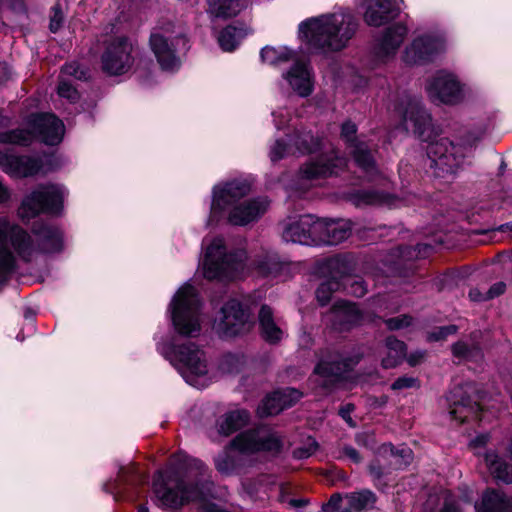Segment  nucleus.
I'll return each mask as SVG.
<instances>
[{"label": "nucleus", "mask_w": 512, "mask_h": 512, "mask_svg": "<svg viewBox=\"0 0 512 512\" xmlns=\"http://www.w3.org/2000/svg\"><path fill=\"white\" fill-rule=\"evenodd\" d=\"M62 231L51 224H37L32 235L9 219L0 218V288L16 268L17 258L31 262L41 254L59 252Z\"/></svg>", "instance_id": "1"}, {"label": "nucleus", "mask_w": 512, "mask_h": 512, "mask_svg": "<svg viewBox=\"0 0 512 512\" xmlns=\"http://www.w3.org/2000/svg\"><path fill=\"white\" fill-rule=\"evenodd\" d=\"M250 192L251 186L245 180H232L215 185L207 225L221 219H225L232 226L240 227L258 222L268 211L270 201L264 196L244 199Z\"/></svg>", "instance_id": "2"}, {"label": "nucleus", "mask_w": 512, "mask_h": 512, "mask_svg": "<svg viewBox=\"0 0 512 512\" xmlns=\"http://www.w3.org/2000/svg\"><path fill=\"white\" fill-rule=\"evenodd\" d=\"M356 28L353 15L340 11L302 22L299 34L313 48L338 51L347 45Z\"/></svg>", "instance_id": "3"}, {"label": "nucleus", "mask_w": 512, "mask_h": 512, "mask_svg": "<svg viewBox=\"0 0 512 512\" xmlns=\"http://www.w3.org/2000/svg\"><path fill=\"white\" fill-rule=\"evenodd\" d=\"M280 437L267 427H260L256 430L246 431L239 434L215 460V467L222 475L236 473L240 466V460L236 450L242 453H253L257 451L277 452L281 447Z\"/></svg>", "instance_id": "4"}, {"label": "nucleus", "mask_w": 512, "mask_h": 512, "mask_svg": "<svg viewBox=\"0 0 512 512\" xmlns=\"http://www.w3.org/2000/svg\"><path fill=\"white\" fill-rule=\"evenodd\" d=\"M484 131L480 128L466 130L460 136V142L454 144L447 138H441L428 145L427 154L430 166L437 176L455 174L465 163L472 147L482 138Z\"/></svg>", "instance_id": "5"}, {"label": "nucleus", "mask_w": 512, "mask_h": 512, "mask_svg": "<svg viewBox=\"0 0 512 512\" xmlns=\"http://www.w3.org/2000/svg\"><path fill=\"white\" fill-rule=\"evenodd\" d=\"M246 259L244 250L228 251L224 239L215 237L206 245L201 264L202 274L209 280L236 279L244 274Z\"/></svg>", "instance_id": "6"}, {"label": "nucleus", "mask_w": 512, "mask_h": 512, "mask_svg": "<svg viewBox=\"0 0 512 512\" xmlns=\"http://www.w3.org/2000/svg\"><path fill=\"white\" fill-rule=\"evenodd\" d=\"M159 352L170 361L185 381L196 388L208 384V363L203 350L196 344L187 342L182 345H159Z\"/></svg>", "instance_id": "7"}, {"label": "nucleus", "mask_w": 512, "mask_h": 512, "mask_svg": "<svg viewBox=\"0 0 512 512\" xmlns=\"http://www.w3.org/2000/svg\"><path fill=\"white\" fill-rule=\"evenodd\" d=\"M201 300L195 288L188 283L182 285L174 295L169 311L176 332L187 337H197L201 332Z\"/></svg>", "instance_id": "8"}, {"label": "nucleus", "mask_w": 512, "mask_h": 512, "mask_svg": "<svg viewBox=\"0 0 512 512\" xmlns=\"http://www.w3.org/2000/svg\"><path fill=\"white\" fill-rule=\"evenodd\" d=\"M32 131L16 129L0 132V143L27 145L34 136H38L44 143L56 145L61 142L64 135V124L52 114L33 115L30 119Z\"/></svg>", "instance_id": "9"}, {"label": "nucleus", "mask_w": 512, "mask_h": 512, "mask_svg": "<svg viewBox=\"0 0 512 512\" xmlns=\"http://www.w3.org/2000/svg\"><path fill=\"white\" fill-rule=\"evenodd\" d=\"M426 91L433 102L445 105H458L472 97L470 86L447 71L437 72L427 83Z\"/></svg>", "instance_id": "10"}, {"label": "nucleus", "mask_w": 512, "mask_h": 512, "mask_svg": "<svg viewBox=\"0 0 512 512\" xmlns=\"http://www.w3.org/2000/svg\"><path fill=\"white\" fill-rule=\"evenodd\" d=\"M66 194V189L61 185L40 186L23 200L19 216L29 220L41 212L58 213Z\"/></svg>", "instance_id": "11"}, {"label": "nucleus", "mask_w": 512, "mask_h": 512, "mask_svg": "<svg viewBox=\"0 0 512 512\" xmlns=\"http://www.w3.org/2000/svg\"><path fill=\"white\" fill-rule=\"evenodd\" d=\"M253 326L250 312L237 299H230L221 308L214 328L222 337H234L248 332Z\"/></svg>", "instance_id": "12"}, {"label": "nucleus", "mask_w": 512, "mask_h": 512, "mask_svg": "<svg viewBox=\"0 0 512 512\" xmlns=\"http://www.w3.org/2000/svg\"><path fill=\"white\" fill-rule=\"evenodd\" d=\"M405 129L412 130L419 138L428 141L432 135L431 115L415 97H402L396 105Z\"/></svg>", "instance_id": "13"}, {"label": "nucleus", "mask_w": 512, "mask_h": 512, "mask_svg": "<svg viewBox=\"0 0 512 512\" xmlns=\"http://www.w3.org/2000/svg\"><path fill=\"white\" fill-rule=\"evenodd\" d=\"M446 50L444 38L438 34L424 33L416 36L405 47L402 61L407 65H420L433 61Z\"/></svg>", "instance_id": "14"}, {"label": "nucleus", "mask_w": 512, "mask_h": 512, "mask_svg": "<svg viewBox=\"0 0 512 512\" xmlns=\"http://www.w3.org/2000/svg\"><path fill=\"white\" fill-rule=\"evenodd\" d=\"M287 144L282 139H276L269 148V157L272 162L279 161L286 156L299 154H306L315 152L321 146V141L314 137L310 131H295L292 136H289Z\"/></svg>", "instance_id": "15"}, {"label": "nucleus", "mask_w": 512, "mask_h": 512, "mask_svg": "<svg viewBox=\"0 0 512 512\" xmlns=\"http://www.w3.org/2000/svg\"><path fill=\"white\" fill-rule=\"evenodd\" d=\"M182 40L168 29H156L150 37V47L163 70L175 71L180 67L176 45Z\"/></svg>", "instance_id": "16"}, {"label": "nucleus", "mask_w": 512, "mask_h": 512, "mask_svg": "<svg viewBox=\"0 0 512 512\" xmlns=\"http://www.w3.org/2000/svg\"><path fill=\"white\" fill-rule=\"evenodd\" d=\"M132 44L123 37L112 40L101 57L102 69L110 75L126 73L133 64Z\"/></svg>", "instance_id": "17"}, {"label": "nucleus", "mask_w": 512, "mask_h": 512, "mask_svg": "<svg viewBox=\"0 0 512 512\" xmlns=\"http://www.w3.org/2000/svg\"><path fill=\"white\" fill-rule=\"evenodd\" d=\"M281 237L285 242L301 245H317V233L321 224L313 215L290 218L281 224Z\"/></svg>", "instance_id": "18"}, {"label": "nucleus", "mask_w": 512, "mask_h": 512, "mask_svg": "<svg viewBox=\"0 0 512 512\" xmlns=\"http://www.w3.org/2000/svg\"><path fill=\"white\" fill-rule=\"evenodd\" d=\"M408 29L403 24H395L385 29L373 48V58L377 64L393 61L403 44Z\"/></svg>", "instance_id": "19"}, {"label": "nucleus", "mask_w": 512, "mask_h": 512, "mask_svg": "<svg viewBox=\"0 0 512 512\" xmlns=\"http://www.w3.org/2000/svg\"><path fill=\"white\" fill-rule=\"evenodd\" d=\"M356 125L350 121L342 125L341 136L351 142V153L357 165L367 174L369 178H373L378 170L375 165L373 155L367 144L362 141H355Z\"/></svg>", "instance_id": "20"}, {"label": "nucleus", "mask_w": 512, "mask_h": 512, "mask_svg": "<svg viewBox=\"0 0 512 512\" xmlns=\"http://www.w3.org/2000/svg\"><path fill=\"white\" fill-rule=\"evenodd\" d=\"M364 21L379 27L395 18L400 11V0H361Z\"/></svg>", "instance_id": "21"}, {"label": "nucleus", "mask_w": 512, "mask_h": 512, "mask_svg": "<svg viewBox=\"0 0 512 512\" xmlns=\"http://www.w3.org/2000/svg\"><path fill=\"white\" fill-rule=\"evenodd\" d=\"M346 161L338 157L334 150L321 155L316 160L305 164L300 171L303 180H314L321 177H327L337 172V169L344 167Z\"/></svg>", "instance_id": "22"}, {"label": "nucleus", "mask_w": 512, "mask_h": 512, "mask_svg": "<svg viewBox=\"0 0 512 512\" xmlns=\"http://www.w3.org/2000/svg\"><path fill=\"white\" fill-rule=\"evenodd\" d=\"M326 266L331 272V278L322 282L316 290V298L321 305H326L332 294L340 289L342 286L340 277L348 272L347 261L341 256L328 259Z\"/></svg>", "instance_id": "23"}, {"label": "nucleus", "mask_w": 512, "mask_h": 512, "mask_svg": "<svg viewBox=\"0 0 512 512\" xmlns=\"http://www.w3.org/2000/svg\"><path fill=\"white\" fill-rule=\"evenodd\" d=\"M0 168L13 177H28L40 171L41 163L32 157L0 152Z\"/></svg>", "instance_id": "24"}, {"label": "nucleus", "mask_w": 512, "mask_h": 512, "mask_svg": "<svg viewBox=\"0 0 512 512\" xmlns=\"http://www.w3.org/2000/svg\"><path fill=\"white\" fill-rule=\"evenodd\" d=\"M321 224L317 233V245H336L346 240L352 231V224L349 220H326L318 219Z\"/></svg>", "instance_id": "25"}, {"label": "nucleus", "mask_w": 512, "mask_h": 512, "mask_svg": "<svg viewBox=\"0 0 512 512\" xmlns=\"http://www.w3.org/2000/svg\"><path fill=\"white\" fill-rule=\"evenodd\" d=\"M282 76L299 96L306 97L312 93L313 76L307 63L299 60L295 61Z\"/></svg>", "instance_id": "26"}, {"label": "nucleus", "mask_w": 512, "mask_h": 512, "mask_svg": "<svg viewBox=\"0 0 512 512\" xmlns=\"http://www.w3.org/2000/svg\"><path fill=\"white\" fill-rule=\"evenodd\" d=\"M352 361L348 360H322L315 367L314 373L318 377V382L325 388H329L345 378L352 368Z\"/></svg>", "instance_id": "27"}, {"label": "nucleus", "mask_w": 512, "mask_h": 512, "mask_svg": "<svg viewBox=\"0 0 512 512\" xmlns=\"http://www.w3.org/2000/svg\"><path fill=\"white\" fill-rule=\"evenodd\" d=\"M144 480L140 474L137 473L133 464L121 466L118 471L117 479L104 484V489L114 496L115 500H120L125 497V490L128 486H134Z\"/></svg>", "instance_id": "28"}, {"label": "nucleus", "mask_w": 512, "mask_h": 512, "mask_svg": "<svg viewBox=\"0 0 512 512\" xmlns=\"http://www.w3.org/2000/svg\"><path fill=\"white\" fill-rule=\"evenodd\" d=\"M331 317L334 327L338 330H348L363 321V315L356 305L345 301L334 304Z\"/></svg>", "instance_id": "29"}, {"label": "nucleus", "mask_w": 512, "mask_h": 512, "mask_svg": "<svg viewBox=\"0 0 512 512\" xmlns=\"http://www.w3.org/2000/svg\"><path fill=\"white\" fill-rule=\"evenodd\" d=\"M461 390V388L454 389L448 398V400L453 404L450 408L449 414L452 419L459 423L464 422L470 416H476L481 410L480 404L476 401L472 403L468 398H461L458 400V397L461 395Z\"/></svg>", "instance_id": "30"}, {"label": "nucleus", "mask_w": 512, "mask_h": 512, "mask_svg": "<svg viewBox=\"0 0 512 512\" xmlns=\"http://www.w3.org/2000/svg\"><path fill=\"white\" fill-rule=\"evenodd\" d=\"M258 318L261 335L266 341L277 343L284 337L285 331L275 322L273 312L269 306L263 305L261 307Z\"/></svg>", "instance_id": "31"}, {"label": "nucleus", "mask_w": 512, "mask_h": 512, "mask_svg": "<svg viewBox=\"0 0 512 512\" xmlns=\"http://www.w3.org/2000/svg\"><path fill=\"white\" fill-rule=\"evenodd\" d=\"M476 512H512V502L499 491L487 490L481 502L475 503Z\"/></svg>", "instance_id": "32"}, {"label": "nucleus", "mask_w": 512, "mask_h": 512, "mask_svg": "<svg viewBox=\"0 0 512 512\" xmlns=\"http://www.w3.org/2000/svg\"><path fill=\"white\" fill-rule=\"evenodd\" d=\"M249 421V413L243 409L229 411L217 420L216 427L220 435L229 436L244 427Z\"/></svg>", "instance_id": "33"}, {"label": "nucleus", "mask_w": 512, "mask_h": 512, "mask_svg": "<svg viewBox=\"0 0 512 512\" xmlns=\"http://www.w3.org/2000/svg\"><path fill=\"white\" fill-rule=\"evenodd\" d=\"M484 460L494 479L506 484L512 483V465L500 458L494 451L486 452Z\"/></svg>", "instance_id": "34"}, {"label": "nucleus", "mask_w": 512, "mask_h": 512, "mask_svg": "<svg viewBox=\"0 0 512 512\" xmlns=\"http://www.w3.org/2000/svg\"><path fill=\"white\" fill-rule=\"evenodd\" d=\"M261 59L264 63L272 66H282L288 62H295L296 54L287 47H265L260 53Z\"/></svg>", "instance_id": "35"}, {"label": "nucleus", "mask_w": 512, "mask_h": 512, "mask_svg": "<svg viewBox=\"0 0 512 512\" xmlns=\"http://www.w3.org/2000/svg\"><path fill=\"white\" fill-rule=\"evenodd\" d=\"M243 7V0H208V12L214 17L236 16Z\"/></svg>", "instance_id": "36"}, {"label": "nucleus", "mask_w": 512, "mask_h": 512, "mask_svg": "<svg viewBox=\"0 0 512 512\" xmlns=\"http://www.w3.org/2000/svg\"><path fill=\"white\" fill-rule=\"evenodd\" d=\"M354 203L357 206L362 205H388L397 207V200L388 194L379 193L371 190L359 191L354 195Z\"/></svg>", "instance_id": "37"}, {"label": "nucleus", "mask_w": 512, "mask_h": 512, "mask_svg": "<svg viewBox=\"0 0 512 512\" xmlns=\"http://www.w3.org/2000/svg\"><path fill=\"white\" fill-rule=\"evenodd\" d=\"M386 347L388 350L387 356L382 359V365L384 368H392L398 365L404 358L406 353V347L404 342L388 337L386 340Z\"/></svg>", "instance_id": "38"}, {"label": "nucleus", "mask_w": 512, "mask_h": 512, "mask_svg": "<svg viewBox=\"0 0 512 512\" xmlns=\"http://www.w3.org/2000/svg\"><path fill=\"white\" fill-rule=\"evenodd\" d=\"M244 36L245 33L243 29L234 26H228L220 33L218 42L224 51L230 52L237 47Z\"/></svg>", "instance_id": "39"}, {"label": "nucleus", "mask_w": 512, "mask_h": 512, "mask_svg": "<svg viewBox=\"0 0 512 512\" xmlns=\"http://www.w3.org/2000/svg\"><path fill=\"white\" fill-rule=\"evenodd\" d=\"M347 503L354 512H360L363 509L371 508L375 504V495L368 490H362L346 495Z\"/></svg>", "instance_id": "40"}, {"label": "nucleus", "mask_w": 512, "mask_h": 512, "mask_svg": "<svg viewBox=\"0 0 512 512\" xmlns=\"http://www.w3.org/2000/svg\"><path fill=\"white\" fill-rule=\"evenodd\" d=\"M278 256L272 252H266L254 262L255 269L260 275L268 276L279 269Z\"/></svg>", "instance_id": "41"}, {"label": "nucleus", "mask_w": 512, "mask_h": 512, "mask_svg": "<svg viewBox=\"0 0 512 512\" xmlns=\"http://www.w3.org/2000/svg\"><path fill=\"white\" fill-rule=\"evenodd\" d=\"M285 409L284 404H280L279 401H277V397L272 393L268 395L259 405L257 411L258 414L261 417L269 416V415H275L280 413L282 410Z\"/></svg>", "instance_id": "42"}, {"label": "nucleus", "mask_w": 512, "mask_h": 512, "mask_svg": "<svg viewBox=\"0 0 512 512\" xmlns=\"http://www.w3.org/2000/svg\"><path fill=\"white\" fill-rule=\"evenodd\" d=\"M344 274L341 278L342 286L347 290V292L356 297H362L366 294L367 288L364 282L360 279H355L351 277H346Z\"/></svg>", "instance_id": "43"}, {"label": "nucleus", "mask_w": 512, "mask_h": 512, "mask_svg": "<svg viewBox=\"0 0 512 512\" xmlns=\"http://www.w3.org/2000/svg\"><path fill=\"white\" fill-rule=\"evenodd\" d=\"M273 394L277 397V401H279L280 404L285 405V409L294 405L302 397V393L294 388L277 390L273 392Z\"/></svg>", "instance_id": "44"}, {"label": "nucleus", "mask_w": 512, "mask_h": 512, "mask_svg": "<svg viewBox=\"0 0 512 512\" xmlns=\"http://www.w3.org/2000/svg\"><path fill=\"white\" fill-rule=\"evenodd\" d=\"M453 355L459 359H471L479 353L477 346L470 347L463 341H459L452 346Z\"/></svg>", "instance_id": "45"}, {"label": "nucleus", "mask_w": 512, "mask_h": 512, "mask_svg": "<svg viewBox=\"0 0 512 512\" xmlns=\"http://www.w3.org/2000/svg\"><path fill=\"white\" fill-rule=\"evenodd\" d=\"M390 449L391 454L395 457V465L399 467L406 466L412 461V451L410 448L403 446L400 449L394 451L391 446H384V449Z\"/></svg>", "instance_id": "46"}, {"label": "nucleus", "mask_w": 512, "mask_h": 512, "mask_svg": "<svg viewBox=\"0 0 512 512\" xmlns=\"http://www.w3.org/2000/svg\"><path fill=\"white\" fill-rule=\"evenodd\" d=\"M58 95L70 102H75L79 97L77 90L65 80H61L58 85Z\"/></svg>", "instance_id": "47"}, {"label": "nucleus", "mask_w": 512, "mask_h": 512, "mask_svg": "<svg viewBox=\"0 0 512 512\" xmlns=\"http://www.w3.org/2000/svg\"><path fill=\"white\" fill-rule=\"evenodd\" d=\"M318 448V444L315 439L309 438L307 447H300L294 450L293 454L295 458L304 459L311 456Z\"/></svg>", "instance_id": "48"}, {"label": "nucleus", "mask_w": 512, "mask_h": 512, "mask_svg": "<svg viewBox=\"0 0 512 512\" xmlns=\"http://www.w3.org/2000/svg\"><path fill=\"white\" fill-rule=\"evenodd\" d=\"M385 323L390 330H398L408 327L411 324V318L407 315H400L387 319Z\"/></svg>", "instance_id": "49"}, {"label": "nucleus", "mask_w": 512, "mask_h": 512, "mask_svg": "<svg viewBox=\"0 0 512 512\" xmlns=\"http://www.w3.org/2000/svg\"><path fill=\"white\" fill-rule=\"evenodd\" d=\"M419 387L418 380L414 377L403 376L393 382L391 388L393 390H403L408 388Z\"/></svg>", "instance_id": "50"}, {"label": "nucleus", "mask_w": 512, "mask_h": 512, "mask_svg": "<svg viewBox=\"0 0 512 512\" xmlns=\"http://www.w3.org/2000/svg\"><path fill=\"white\" fill-rule=\"evenodd\" d=\"M457 331V327L455 325H448L444 327H439L435 331L429 334V340L438 341L445 339L448 335L454 334Z\"/></svg>", "instance_id": "51"}, {"label": "nucleus", "mask_w": 512, "mask_h": 512, "mask_svg": "<svg viewBox=\"0 0 512 512\" xmlns=\"http://www.w3.org/2000/svg\"><path fill=\"white\" fill-rule=\"evenodd\" d=\"M272 116L277 129L285 127L290 120V114L285 108H278L277 110H273Z\"/></svg>", "instance_id": "52"}, {"label": "nucleus", "mask_w": 512, "mask_h": 512, "mask_svg": "<svg viewBox=\"0 0 512 512\" xmlns=\"http://www.w3.org/2000/svg\"><path fill=\"white\" fill-rule=\"evenodd\" d=\"M62 73L65 75L74 76L77 79L85 78V72L81 70L79 65L76 63H70L65 65L62 68Z\"/></svg>", "instance_id": "53"}, {"label": "nucleus", "mask_w": 512, "mask_h": 512, "mask_svg": "<svg viewBox=\"0 0 512 512\" xmlns=\"http://www.w3.org/2000/svg\"><path fill=\"white\" fill-rule=\"evenodd\" d=\"M62 20L63 15L59 6L53 7V16L51 17L50 21V30L52 32H56L60 28Z\"/></svg>", "instance_id": "54"}, {"label": "nucleus", "mask_w": 512, "mask_h": 512, "mask_svg": "<svg viewBox=\"0 0 512 512\" xmlns=\"http://www.w3.org/2000/svg\"><path fill=\"white\" fill-rule=\"evenodd\" d=\"M341 496L339 494H334L331 496L329 501L323 505V511L325 512H335L339 509L341 504Z\"/></svg>", "instance_id": "55"}, {"label": "nucleus", "mask_w": 512, "mask_h": 512, "mask_svg": "<svg viewBox=\"0 0 512 512\" xmlns=\"http://www.w3.org/2000/svg\"><path fill=\"white\" fill-rule=\"evenodd\" d=\"M505 288H506V285L503 282H498V283L494 284L493 286L490 287V289L486 293L487 299H492L494 297H497V296L503 294L505 291Z\"/></svg>", "instance_id": "56"}, {"label": "nucleus", "mask_w": 512, "mask_h": 512, "mask_svg": "<svg viewBox=\"0 0 512 512\" xmlns=\"http://www.w3.org/2000/svg\"><path fill=\"white\" fill-rule=\"evenodd\" d=\"M488 442H489V435L481 434L471 440L470 446H471V448L476 450L478 448L484 447Z\"/></svg>", "instance_id": "57"}, {"label": "nucleus", "mask_w": 512, "mask_h": 512, "mask_svg": "<svg viewBox=\"0 0 512 512\" xmlns=\"http://www.w3.org/2000/svg\"><path fill=\"white\" fill-rule=\"evenodd\" d=\"M353 405H346L345 407L341 408L340 409V415L341 417L346 421V423L351 426V427H355V423L354 421L352 420L350 414L353 410Z\"/></svg>", "instance_id": "58"}, {"label": "nucleus", "mask_w": 512, "mask_h": 512, "mask_svg": "<svg viewBox=\"0 0 512 512\" xmlns=\"http://www.w3.org/2000/svg\"><path fill=\"white\" fill-rule=\"evenodd\" d=\"M441 512H462L461 501H446Z\"/></svg>", "instance_id": "59"}, {"label": "nucleus", "mask_w": 512, "mask_h": 512, "mask_svg": "<svg viewBox=\"0 0 512 512\" xmlns=\"http://www.w3.org/2000/svg\"><path fill=\"white\" fill-rule=\"evenodd\" d=\"M343 453L345 456H347L349 459H351L355 463H358L361 461V457H360L358 451L351 446H345L343 448Z\"/></svg>", "instance_id": "60"}, {"label": "nucleus", "mask_w": 512, "mask_h": 512, "mask_svg": "<svg viewBox=\"0 0 512 512\" xmlns=\"http://www.w3.org/2000/svg\"><path fill=\"white\" fill-rule=\"evenodd\" d=\"M469 297L473 301H483L487 300V295L482 294L478 289H471L469 292Z\"/></svg>", "instance_id": "61"}, {"label": "nucleus", "mask_w": 512, "mask_h": 512, "mask_svg": "<svg viewBox=\"0 0 512 512\" xmlns=\"http://www.w3.org/2000/svg\"><path fill=\"white\" fill-rule=\"evenodd\" d=\"M10 197L8 189L0 182V204L6 202Z\"/></svg>", "instance_id": "62"}, {"label": "nucleus", "mask_w": 512, "mask_h": 512, "mask_svg": "<svg viewBox=\"0 0 512 512\" xmlns=\"http://www.w3.org/2000/svg\"><path fill=\"white\" fill-rule=\"evenodd\" d=\"M423 357H424L423 353H419L417 356L410 355L408 361H409L410 365H416L420 361V359H422Z\"/></svg>", "instance_id": "63"}, {"label": "nucleus", "mask_w": 512, "mask_h": 512, "mask_svg": "<svg viewBox=\"0 0 512 512\" xmlns=\"http://www.w3.org/2000/svg\"><path fill=\"white\" fill-rule=\"evenodd\" d=\"M368 438H369V435H367V434H359L356 437V441L359 444L368 445V440H367Z\"/></svg>", "instance_id": "64"}]
</instances>
